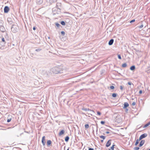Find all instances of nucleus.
Instances as JSON below:
<instances>
[{
	"instance_id": "7c9ffc66",
	"label": "nucleus",
	"mask_w": 150,
	"mask_h": 150,
	"mask_svg": "<svg viewBox=\"0 0 150 150\" xmlns=\"http://www.w3.org/2000/svg\"><path fill=\"white\" fill-rule=\"evenodd\" d=\"M118 58L119 59H121V56L120 55V54H118Z\"/></svg>"
},
{
	"instance_id": "a18cd8bd",
	"label": "nucleus",
	"mask_w": 150,
	"mask_h": 150,
	"mask_svg": "<svg viewBox=\"0 0 150 150\" xmlns=\"http://www.w3.org/2000/svg\"><path fill=\"white\" fill-rule=\"evenodd\" d=\"M88 150H94L93 148H89L88 149Z\"/></svg>"
},
{
	"instance_id": "423d86ee",
	"label": "nucleus",
	"mask_w": 150,
	"mask_h": 150,
	"mask_svg": "<svg viewBox=\"0 0 150 150\" xmlns=\"http://www.w3.org/2000/svg\"><path fill=\"white\" fill-rule=\"evenodd\" d=\"M6 30L4 27L3 26H0V31L2 32H4Z\"/></svg>"
},
{
	"instance_id": "9d476101",
	"label": "nucleus",
	"mask_w": 150,
	"mask_h": 150,
	"mask_svg": "<svg viewBox=\"0 0 150 150\" xmlns=\"http://www.w3.org/2000/svg\"><path fill=\"white\" fill-rule=\"evenodd\" d=\"M144 142L145 140H141L139 145V147L142 146L144 144Z\"/></svg>"
},
{
	"instance_id": "603ef678",
	"label": "nucleus",
	"mask_w": 150,
	"mask_h": 150,
	"mask_svg": "<svg viewBox=\"0 0 150 150\" xmlns=\"http://www.w3.org/2000/svg\"><path fill=\"white\" fill-rule=\"evenodd\" d=\"M149 124L150 125V121L149 122Z\"/></svg>"
},
{
	"instance_id": "79ce46f5",
	"label": "nucleus",
	"mask_w": 150,
	"mask_h": 150,
	"mask_svg": "<svg viewBox=\"0 0 150 150\" xmlns=\"http://www.w3.org/2000/svg\"><path fill=\"white\" fill-rule=\"evenodd\" d=\"M11 120V119H8L7 120V122H10Z\"/></svg>"
},
{
	"instance_id": "2eb2a0df",
	"label": "nucleus",
	"mask_w": 150,
	"mask_h": 150,
	"mask_svg": "<svg viewBox=\"0 0 150 150\" xmlns=\"http://www.w3.org/2000/svg\"><path fill=\"white\" fill-rule=\"evenodd\" d=\"M36 0V2L37 4H40L41 3H42V0Z\"/></svg>"
},
{
	"instance_id": "ddd939ff",
	"label": "nucleus",
	"mask_w": 150,
	"mask_h": 150,
	"mask_svg": "<svg viewBox=\"0 0 150 150\" xmlns=\"http://www.w3.org/2000/svg\"><path fill=\"white\" fill-rule=\"evenodd\" d=\"M52 142L50 140H49L47 141V144L48 146H50V145L51 144Z\"/></svg>"
},
{
	"instance_id": "f3484780",
	"label": "nucleus",
	"mask_w": 150,
	"mask_h": 150,
	"mask_svg": "<svg viewBox=\"0 0 150 150\" xmlns=\"http://www.w3.org/2000/svg\"><path fill=\"white\" fill-rule=\"evenodd\" d=\"M69 136H67L65 137V141L66 142H67L69 141Z\"/></svg>"
},
{
	"instance_id": "f257e3e1",
	"label": "nucleus",
	"mask_w": 150,
	"mask_h": 150,
	"mask_svg": "<svg viewBox=\"0 0 150 150\" xmlns=\"http://www.w3.org/2000/svg\"><path fill=\"white\" fill-rule=\"evenodd\" d=\"M51 72L53 74H57L60 73V69L57 67H54L50 70Z\"/></svg>"
},
{
	"instance_id": "f03ea898",
	"label": "nucleus",
	"mask_w": 150,
	"mask_h": 150,
	"mask_svg": "<svg viewBox=\"0 0 150 150\" xmlns=\"http://www.w3.org/2000/svg\"><path fill=\"white\" fill-rule=\"evenodd\" d=\"M61 6V4L60 3H57L56 8H54L52 9V12H54V11L57 9V11L56 12V13L58 14L60 12V8L59 6Z\"/></svg>"
},
{
	"instance_id": "c9c22d12",
	"label": "nucleus",
	"mask_w": 150,
	"mask_h": 150,
	"mask_svg": "<svg viewBox=\"0 0 150 150\" xmlns=\"http://www.w3.org/2000/svg\"><path fill=\"white\" fill-rule=\"evenodd\" d=\"M100 123L101 124H102V125H103V124H104L105 123V122L104 121H101V122H100Z\"/></svg>"
},
{
	"instance_id": "4468645a",
	"label": "nucleus",
	"mask_w": 150,
	"mask_h": 150,
	"mask_svg": "<svg viewBox=\"0 0 150 150\" xmlns=\"http://www.w3.org/2000/svg\"><path fill=\"white\" fill-rule=\"evenodd\" d=\"M64 133V130H62L59 133V135L61 136Z\"/></svg>"
},
{
	"instance_id": "c85d7f7f",
	"label": "nucleus",
	"mask_w": 150,
	"mask_h": 150,
	"mask_svg": "<svg viewBox=\"0 0 150 150\" xmlns=\"http://www.w3.org/2000/svg\"><path fill=\"white\" fill-rule=\"evenodd\" d=\"M41 50V49L40 48L36 49L35 51L37 52H39Z\"/></svg>"
},
{
	"instance_id": "2f4dec72",
	"label": "nucleus",
	"mask_w": 150,
	"mask_h": 150,
	"mask_svg": "<svg viewBox=\"0 0 150 150\" xmlns=\"http://www.w3.org/2000/svg\"><path fill=\"white\" fill-rule=\"evenodd\" d=\"M82 110H84L85 111H87V108H83L82 109Z\"/></svg>"
},
{
	"instance_id": "dca6fc26",
	"label": "nucleus",
	"mask_w": 150,
	"mask_h": 150,
	"mask_svg": "<svg viewBox=\"0 0 150 150\" xmlns=\"http://www.w3.org/2000/svg\"><path fill=\"white\" fill-rule=\"evenodd\" d=\"M135 66L133 65V66H132L130 67V69L131 70L133 71V70H134L135 69Z\"/></svg>"
},
{
	"instance_id": "ea45409f",
	"label": "nucleus",
	"mask_w": 150,
	"mask_h": 150,
	"mask_svg": "<svg viewBox=\"0 0 150 150\" xmlns=\"http://www.w3.org/2000/svg\"><path fill=\"white\" fill-rule=\"evenodd\" d=\"M120 89L121 90H122L123 89V86H120Z\"/></svg>"
},
{
	"instance_id": "3c124183",
	"label": "nucleus",
	"mask_w": 150,
	"mask_h": 150,
	"mask_svg": "<svg viewBox=\"0 0 150 150\" xmlns=\"http://www.w3.org/2000/svg\"><path fill=\"white\" fill-rule=\"evenodd\" d=\"M67 150H69V148H68Z\"/></svg>"
},
{
	"instance_id": "de8ad7c7",
	"label": "nucleus",
	"mask_w": 150,
	"mask_h": 150,
	"mask_svg": "<svg viewBox=\"0 0 150 150\" xmlns=\"http://www.w3.org/2000/svg\"><path fill=\"white\" fill-rule=\"evenodd\" d=\"M105 133L107 134H108L110 133V132L108 131H107L105 132Z\"/></svg>"
},
{
	"instance_id": "20e7f679",
	"label": "nucleus",
	"mask_w": 150,
	"mask_h": 150,
	"mask_svg": "<svg viewBox=\"0 0 150 150\" xmlns=\"http://www.w3.org/2000/svg\"><path fill=\"white\" fill-rule=\"evenodd\" d=\"M147 136V134L146 133H144L141 135L139 137V140H141L142 139L146 137Z\"/></svg>"
},
{
	"instance_id": "5701e85b",
	"label": "nucleus",
	"mask_w": 150,
	"mask_h": 150,
	"mask_svg": "<svg viewBox=\"0 0 150 150\" xmlns=\"http://www.w3.org/2000/svg\"><path fill=\"white\" fill-rule=\"evenodd\" d=\"M117 96V94L116 93H113L112 94V96L113 97H115Z\"/></svg>"
},
{
	"instance_id": "8fccbe9b",
	"label": "nucleus",
	"mask_w": 150,
	"mask_h": 150,
	"mask_svg": "<svg viewBox=\"0 0 150 150\" xmlns=\"http://www.w3.org/2000/svg\"><path fill=\"white\" fill-rule=\"evenodd\" d=\"M103 140H101V142H103Z\"/></svg>"
},
{
	"instance_id": "6ab92c4d",
	"label": "nucleus",
	"mask_w": 150,
	"mask_h": 150,
	"mask_svg": "<svg viewBox=\"0 0 150 150\" xmlns=\"http://www.w3.org/2000/svg\"><path fill=\"white\" fill-rule=\"evenodd\" d=\"M55 24L57 27L58 28H59L61 26L58 23H56Z\"/></svg>"
},
{
	"instance_id": "c756f323",
	"label": "nucleus",
	"mask_w": 150,
	"mask_h": 150,
	"mask_svg": "<svg viewBox=\"0 0 150 150\" xmlns=\"http://www.w3.org/2000/svg\"><path fill=\"white\" fill-rule=\"evenodd\" d=\"M61 34L62 35H65V33L64 31L61 32Z\"/></svg>"
},
{
	"instance_id": "f8f14e48",
	"label": "nucleus",
	"mask_w": 150,
	"mask_h": 150,
	"mask_svg": "<svg viewBox=\"0 0 150 150\" xmlns=\"http://www.w3.org/2000/svg\"><path fill=\"white\" fill-rule=\"evenodd\" d=\"M113 42H114L113 39H111L109 42L108 45H112L113 44Z\"/></svg>"
},
{
	"instance_id": "864d4df0",
	"label": "nucleus",
	"mask_w": 150,
	"mask_h": 150,
	"mask_svg": "<svg viewBox=\"0 0 150 150\" xmlns=\"http://www.w3.org/2000/svg\"><path fill=\"white\" fill-rule=\"evenodd\" d=\"M149 150H150V149H149Z\"/></svg>"
},
{
	"instance_id": "4be33fe9",
	"label": "nucleus",
	"mask_w": 150,
	"mask_h": 150,
	"mask_svg": "<svg viewBox=\"0 0 150 150\" xmlns=\"http://www.w3.org/2000/svg\"><path fill=\"white\" fill-rule=\"evenodd\" d=\"M149 125H150V124L148 122L144 125V126L143 127V128H145V127H148Z\"/></svg>"
},
{
	"instance_id": "1a4fd4ad",
	"label": "nucleus",
	"mask_w": 150,
	"mask_h": 150,
	"mask_svg": "<svg viewBox=\"0 0 150 150\" xmlns=\"http://www.w3.org/2000/svg\"><path fill=\"white\" fill-rule=\"evenodd\" d=\"M129 106V104L127 102H125L124 104V106L123 107V108L124 109L126 108Z\"/></svg>"
},
{
	"instance_id": "a19ab883",
	"label": "nucleus",
	"mask_w": 150,
	"mask_h": 150,
	"mask_svg": "<svg viewBox=\"0 0 150 150\" xmlns=\"http://www.w3.org/2000/svg\"><path fill=\"white\" fill-rule=\"evenodd\" d=\"M125 112H127V111L128 110V109L127 108H125Z\"/></svg>"
},
{
	"instance_id": "aec40b11",
	"label": "nucleus",
	"mask_w": 150,
	"mask_h": 150,
	"mask_svg": "<svg viewBox=\"0 0 150 150\" xmlns=\"http://www.w3.org/2000/svg\"><path fill=\"white\" fill-rule=\"evenodd\" d=\"M127 66V64L126 63H125L122 64V67H126Z\"/></svg>"
},
{
	"instance_id": "412c9836",
	"label": "nucleus",
	"mask_w": 150,
	"mask_h": 150,
	"mask_svg": "<svg viewBox=\"0 0 150 150\" xmlns=\"http://www.w3.org/2000/svg\"><path fill=\"white\" fill-rule=\"evenodd\" d=\"M115 146V145L113 144L112 146L110 147V149H109V150H114V146Z\"/></svg>"
},
{
	"instance_id": "4c0bfd02",
	"label": "nucleus",
	"mask_w": 150,
	"mask_h": 150,
	"mask_svg": "<svg viewBox=\"0 0 150 150\" xmlns=\"http://www.w3.org/2000/svg\"><path fill=\"white\" fill-rule=\"evenodd\" d=\"M143 26V24L141 25L140 26H139V28H142Z\"/></svg>"
},
{
	"instance_id": "b1692460",
	"label": "nucleus",
	"mask_w": 150,
	"mask_h": 150,
	"mask_svg": "<svg viewBox=\"0 0 150 150\" xmlns=\"http://www.w3.org/2000/svg\"><path fill=\"white\" fill-rule=\"evenodd\" d=\"M100 137L101 139H105V136L101 135L100 136Z\"/></svg>"
},
{
	"instance_id": "72a5a7b5",
	"label": "nucleus",
	"mask_w": 150,
	"mask_h": 150,
	"mask_svg": "<svg viewBox=\"0 0 150 150\" xmlns=\"http://www.w3.org/2000/svg\"><path fill=\"white\" fill-rule=\"evenodd\" d=\"M135 21V19H133V20H132V21H130V23H132L133 22H134Z\"/></svg>"
},
{
	"instance_id": "473e14b6",
	"label": "nucleus",
	"mask_w": 150,
	"mask_h": 150,
	"mask_svg": "<svg viewBox=\"0 0 150 150\" xmlns=\"http://www.w3.org/2000/svg\"><path fill=\"white\" fill-rule=\"evenodd\" d=\"M110 88L111 89H113L114 88V87L113 86H110Z\"/></svg>"
},
{
	"instance_id": "0eeeda50",
	"label": "nucleus",
	"mask_w": 150,
	"mask_h": 150,
	"mask_svg": "<svg viewBox=\"0 0 150 150\" xmlns=\"http://www.w3.org/2000/svg\"><path fill=\"white\" fill-rule=\"evenodd\" d=\"M45 137L44 136L42 137V142L43 146L45 145Z\"/></svg>"
},
{
	"instance_id": "49530a36",
	"label": "nucleus",
	"mask_w": 150,
	"mask_h": 150,
	"mask_svg": "<svg viewBox=\"0 0 150 150\" xmlns=\"http://www.w3.org/2000/svg\"><path fill=\"white\" fill-rule=\"evenodd\" d=\"M128 84L130 85H131L132 84V83L131 82H128Z\"/></svg>"
},
{
	"instance_id": "393cba45",
	"label": "nucleus",
	"mask_w": 150,
	"mask_h": 150,
	"mask_svg": "<svg viewBox=\"0 0 150 150\" xmlns=\"http://www.w3.org/2000/svg\"><path fill=\"white\" fill-rule=\"evenodd\" d=\"M61 23L63 25H65V22L63 21H61Z\"/></svg>"
},
{
	"instance_id": "bb28decb",
	"label": "nucleus",
	"mask_w": 150,
	"mask_h": 150,
	"mask_svg": "<svg viewBox=\"0 0 150 150\" xmlns=\"http://www.w3.org/2000/svg\"><path fill=\"white\" fill-rule=\"evenodd\" d=\"M139 149V147H135L134 148V150H138Z\"/></svg>"
},
{
	"instance_id": "09e8293b",
	"label": "nucleus",
	"mask_w": 150,
	"mask_h": 150,
	"mask_svg": "<svg viewBox=\"0 0 150 150\" xmlns=\"http://www.w3.org/2000/svg\"><path fill=\"white\" fill-rule=\"evenodd\" d=\"M33 30H35L36 29V28L35 27H34L33 28Z\"/></svg>"
},
{
	"instance_id": "39448f33",
	"label": "nucleus",
	"mask_w": 150,
	"mask_h": 150,
	"mask_svg": "<svg viewBox=\"0 0 150 150\" xmlns=\"http://www.w3.org/2000/svg\"><path fill=\"white\" fill-rule=\"evenodd\" d=\"M9 10V8L8 6H5L4 8V11L5 13H7Z\"/></svg>"
},
{
	"instance_id": "cd10ccee",
	"label": "nucleus",
	"mask_w": 150,
	"mask_h": 150,
	"mask_svg": "<svg viewBox=\"0 0 150 150\" xmlns=\"http://www.w3.org/2000/svg\"><path fill=\"white\" fill-rule=\"evenodd\" d=\"M87 111H90V112H93V110H90V109H89L88 108V109L87 108Z\"/></svg>"
},
{
	"instance_id": "c03bdc74",
	"label": "nucleus",
	"mask_w": 150,
	"mask_h": 150,
	"mask_svg": "<svg viewBox=\"0 0 150 150\" xmlns=\"http://www.w3.org/2000/svg\"><path fill=\"white\" fill-rule=\"evenodd\" d=\"M57 10L56 9L54 11V12H53L54 13V14H55V13H57L56 12L57 11Z\"/></svg>"
},
{
	"instance_id": "6e6552de",
	"label": "nucleus",
	"mask_w": 150,
	"mask_h": 150,
	"mask_svg": "<svg viewBox=\"0 0 150 150\" xmlns=\"http://www.w3.org/2000/svg\"><path fill=\"white\" fill-rule=\"evenodd\" d=\"M111 141V140L110 139L107 142L106 144V146L107 147H109L110 145Z\"/></svg>"
},
{
	"instance_id": "a211bd4d",
	"label": "nucleus",
	"mask_w": 150,
	"mask_h": 150,
	"mask_svg": "<svg viewBox=\"0 0 150 150\" xmlns=\"http://www.w3.org/2000/svg\"><path fill=\"white\" fill-rule=\"evenodd\" d=\"M140 140H139V139H137L136 140V142L135 144V146H137L139 143V141Z\"/></svg>"
},
{
	"instance_id": "37998d69",
	"label": "nucleus",
	"mask_w": 150,
	"mask_h": 150,
	"mask_svg": "<svg viewBox=\"0 0 150 150\" xmlns=\"http://www.w3.org/2000/svg\"><path fill=\"white\" fill-rule=\"evenodd\" d=\"M142 90H140L139 91V93L140 94H142Z\"/></svg>"
},
{
	"instance_id": "58836bf2",
	"label": "nucleus",
	"mask_w": 150,
	"mask_h": 150,
	"mask_svg": "<svg viewBox=\"0 0 150 150\" xmlns=\"http://www.w3.org/2000/svg\"><path fill=\"white\" fill-rule=\"evenodd\" d=\"M92 112H90L88 113H87L86 114H88V115H91V116L92 115Z\"/></svg>"
},
{
	"instance_id": "f704fd0d",
	"label": "nucleus",
	"mask_w": 150,
	"mask_h": 150,
	"mask_svg": "<svg viewBox=\"0 0 150 150\" xmlns=\"http://www.w3.org/2000/svg\"><path fill=\"white\" fill-rule=\"evenodd\" d=\"M97 114L98 115H100L101 114V113L99 111L97 112Z\"/></svg>"
},
{
	"instance_id": "7ed1b4c3",
	"label": "nucleus",
	"mask_w": 150,
	"mask_h": 150,
	"mask_svg": "<svg viewBox=\"0 0 150 150\" xmlns=\"http://www.w3.org/2000/svg\"><path fill=\"white\" fill-rule=\"evenodd\" d=\"M19 30V27L17 25H12L11 28V30L13 32L16 33L18 32Z\"/></svg>"
},
{
	"instance_id": "9b49d317",
	"label": "nucleus",
	"mask_w": 150,
	"mask_h": 150,
	"mask_svg": "<svg viewBox=\"0 0 150 150\" xmlns=\"http://www.w3.org/2000/svg\"><path fill=\"white\" fill-rule=\"evenodd\" d=\"M0 39L1 40L2 42H3V45H4L6 43L4 38L3 37L2 38L0 37Z\"/></svg>"
},
{
	"instance_id": "e433bc0d",
	"label": "nucleus",
	"mask_w": 150,
	"mask_h": 150,
	"mask_svg": "<svg viewBox=\"0 0 150 150\" xmlns=\"http://www.w3.org/2000/svg\"><path fill=\"white\" fill-rule=\"evenodd\" d=\"M136 104V103L134 102L132 103V105H135Z\"/></svg>"
},
{
	"instance_id": "a878e982",
	"label": "nucleus",
	"mask_w": 150,
	"mask_h": 150,
	"mask_svg": "<svg viewBox=\"0 0 150 150\" xmlns=\"http://www.w3.org/2000/svg\"><path fill=\"white\" fill-rule=\"evenodd\" d=\"M85 127L86 129H88L89 127V125L88 124H86L85 125Z\"/></svg>"
}]
</instances>
